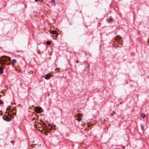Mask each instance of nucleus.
Returning a JSON list of instances; mask_svg holds the SVG:
<instances>
[{"label": "nucleus", "instance_id": "14", "mask_svg": "<svg viewBox=\"0 0 149 149\" xmlns=\"http://www.w3.org/2000/svg\"><path fill=\"white\" fill-rule=\"evenodd\" d=\"M141 128L142 130H144V126H143L142 125H141Z\"/></svg>", "mask_w": 149, "mask_h": 149}, {"label": "nucleus", "instance_id": "18", "mask_svg": "<svg viewBox=\"0 0 149 149\" xmlns=\"http://www.w3.org/2000/svg\"><path fill=\"white\" fill-rule=\"evenodd\" d=\"M39 0H35V1H38Z\"/></svg>", "mask_w": 149, "mask_h": 149}, {"label": "nucleus", "instance_id": "16", "mask_svg": "<svg viewBox=\"0 0 149 149\" xmlns=\"http://www.w3.org/2000/svg\"><path fill=\"white\" fill-rule=\"evenodd\" d=\"M90 67V65H88V67H87V68H88Z\"/></svg>", "mask_w": 149, "mask_h": 149}, {"label": "nucleus", "instance_id": "17", "mask_svg": "<svg viewBox=\"0 0 149 149\" xmlns=\"http://www.w3.org/2000/svg\"><path fill=\"white\" fill-rule=\"evenodd\" d=\"M76 62H77V63H78V62H79V61H77Z\"/></svg>", "mask_w": 149, "mask_h": 149}, {"label": "nucleus", "instance_id": "4", "mask_svg": "<svg viewBox=\"0 0 149 149\" xmlns=\"http://www.w3.org/2000/svg\"><path fill=\"white\" fill-rule=\"evenodd\" d=\"M35 110L36 112L38 113H40L42 111V109L40 107H37L35 108Z\"/></svg>", "mask_w": 149, "mask_h": 149}, {"label": "nucleus", "instance_id": "13", "mask_svg": "<svg viewBox=\"0 0 149 149\" xmlns=\"http://www.w3.org/2000/svg\"><path fill=\"white\" fill-rule=\"evenodd\" d=\"M4 103L2 101L0 100V104H2Z\"/></svg>", "mask_w": 149, "mask_h": 149}, {"label": "nucleus", "instance_id": "15", "mask_svg": "<svg viewBox=\"0 0 149 149\" xmlns=\"http://www.w3.org/2000/svg\"><path fill=\"white\" fill-rule=\"evenodd\" d=\"M51 2L52 3H55V1L54 0H52L51 1Z\"/></svg>", "mask_w": 149, "mask_h": 149}, {"label": "nucleus", "instance_id": "10", "mask_svg": "<svg viewBox=\"0 0 149 149\" xmlns=\"http://www.w3.org/2000/svg\"><path fill=\"white\" fill-rule=\"evenodd\" d=\"M141 116L143 118H145V117H146V115H145V114H144V113H143L141 115Z\"/></svg>", "mask_w": 149, "mask_h": 149}, {"label": "nucleus", "instance_id": "6", "mask_svg": "<svg viewBox=\"0 0 149 149\" xmlns=\"http://www.w3.org/2000/svg\"><path fill=\"white\" fill-rule=\"evenodd\" d=\"M51 76V74L50 73H49L46 74L45 75L42 76V77L45 78L46 79H48V78Z\"/></svg>", "mask_w": 149, "mask_h": 149}, {"label": "nucleus", "instance_id": "3", "mask_svg": "<svg viewBox=\"0 0 149 149\" xmlns=\"http://www.w3.org/2000/svg\"><path fill=\"white\" fill-rule=\"evenodd\" d=\"M116 40L117 41L118 44L119 43L120 45H122V40L121 37L119 36L117 37L116 38Z\"/></svg>", "mask_w": 149, "mask_h": 149}, {"label": "nucleus", "instance_id": "9", "mask_svg": "<svg viewBox=\"0 0 149 149\" xmlns=\"http://www.w3.org/2000/svg\"><path fill=\"white\" fill-rule=\"evenodd\" d=\"M46 44L48 45H50L51 44V42L49 41H47L46 42Z\"/></svg>", "mask_w": 149, "mask_h": 149}, {"label": "nucleus", "instance_id": "7", "mask_svg": "<svg viewBox=\"0 0 149 149\" xmlns=\"http://www.w3.org/2000/svg\"><path fill=\"white\" fill-rule=\"evenodd\" d=\"M51 33L53 34H55L57 33V31L55 30L52 31L51 32Z\"/></svg>", "mask_w": 149, "mask_h": 149}, {"label": "nucleus", "instance_id": "5", "mask_svg": "<svg viewBox=\"0 0 149 149\" xmlns=\"http://www.w3.org/2000/svg\"><path fill=\"white\" fill-rule=\"evenodd\" d=\"M3 119L6 121H9L11 120V118L8 117L7 115H6L3 117Z\"/></svg>", "mask_w": 149, "mask_h": 149}, {"label": "nucleus", "instance_id": "11", "mask_svg": "<svg viewBox=\"0 0 149 149\" xmlns=\"http://www.w3.org/2000/svg\"><path fill=\"white\" fill-rule=\"evenodd\" d=\"M77 120L78 121H80L81 120V118H78Z\"/></svg>", "mask_w": 149, "mask_h": 149}, {"label": "nucleus", "instance_id": "8", "mask_svg": "<svg viewBox=\"0 0 149 149\" xmlns=\"http://www.w3.org/2000/svg\"><path fill=\"white\" fill-rule=\"evenodd\" d=\"M17 62V61L16 59H13L12 61V63L13 64H15V63Z\"/></svg>", "mask_w": 149, "mask_h": 149}, {"label": "nucleus", "instance_id": "2", "mask_svg": "<svg viewBox=\"0 0 149 149\" xmlns=\"http://www.w3.org/2000/svg\"><path fill=\"white\" fill-rule=\"evenodd\" d=\"M15 108H13V110H11V109H10V107H8L7 108H6V110L8 111H7V112L8 113V114L9 115H11L13 114L14 115H15L16 114L14 112H13L14 110H15Z\"/></svg>", "mask_w": 149, "mask_h": 149}, {"label": "nucleus", "instance_id": "12", "mask_svg": "<svg viewBox=\"0 0 149 149\" xmlns=\"http://www.w3.org/2000/svg\"><path fill=\"white\" fill-rule=\"evenodd\" d=\"M113 20V18H111L110 19V20L109 22V23H111V21Z\"/></svg>", "mask_w": 149, "mask_h": 149}, {"label": "nucleus", "instance_id": "1", "mask_svg": "<svg viewBox=\"0 0 149 149\" xmlns=\"http://www.w3.org/2000/svg\"><path fill=\"white\" fill-rule=\"evenodd\" d=\"M11 60L10 58L6 56H3L0 58V64L1 65L0 66V74H2L3 72L4 65H10Z\"/></svg>", "mask_w": 149, "mask_h": 149}]
</instances>
